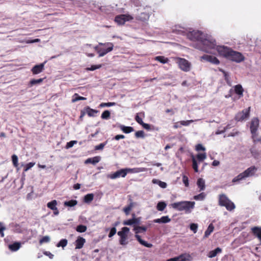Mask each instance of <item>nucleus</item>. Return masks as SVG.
<instances>
[{
	"label": "nucleus",
	"mask_w": 261,
	"mask_h": 261,
	"mask_svg": "<svg viewBox=\"0 0 261 261\" xmlns=\"http://www.w3.org/2000/svg\"><path fill=\"white\" fill-rule=\"evenodd\" d=\"M189 39L194 41L192 46L200 50L210 54L217 51L219 55L227 59L231 48L224 45H217L215 40L212 36L199 31H193L188 35Z\"/></svg>",
	"instance_id": "obj_1"
},
{
	"label": "nucleus",
	"mask_w": 261,
	"mask_h": 261,
	"mask_svg": "<svg viewBox=\"0 0 261 261\" xmlns=\"http://www.w3.org/2000/svg\"><path fill=\"white\" fill-rule=\"evenodd\" d=\"M195 202L190 201H181L171 204L173 208L178 211H185L186 213H190L195 207Z\"/></svg>",
	"instance_id": "obj_2"
},
{
	"label": "nucleus",
	"mask_w": 261,
	"mask_h": 261,
	"mask_svg": "<svg viewBox=\"0 0 261 261\" xmlns=\"http://www.w3.org/2000/svg\"><path fill=\"white\" fill-rule=\"evenodd\" d=\"M113 47L114 45L111 42H99L98 45L95 46L94 48L98 54V57H102L111 51L113 49Z\"/></svg>",
	"instance_id": "obj_3"
},
{
	"label": "nucleus",
	"mask_w": 261,
	"mask_h": 261,
	"mask_svg": "<svg viewBox=\"0 0 261 261\" xmlns=\"http://www.w3.org/2000/svg\"><path fill=\"white\" fill-rule=\"evenodd\" d=\"M257 168L255 166H251L250 167L247 169L243 172L239 174L238 176L235 177L232 179L233 182H236L237 181H239L242 179H245L246 177L253 176L255 172L257 171Z\"/></svg>",
	"instance_id": "obj_4"
},
{
	"label": "nucleus",
	"mask_w": 261,
	"mask_h": 261,
	"mask_svg": "<svg viewBox=\"0 0 261 261\" xmlns=\"http://www.w3.org/2000/svg\"><path fill=\"white\" fill-rule=\"evenodd\" d=\"M219 203L220 205L225 206L228 211H232L235 208L234 204L225 194L219 195Z\"/></svg>",
	"instance_id": "obj_5"
},
{
	"label": "nucleus",
	"mask_w": 261,
	"mask_h": 261,
	"mask_svg": "<svg viewBox=\"0 0 261 261\" xmlns=\"http://www.w3.org/2000/svg\"><path fill=\"white\" fill-rule=\"evenodd\" d=\"M206 158V153H198L195 157L194 155H191L192 161V167L195 172H198V164L203 161Z\"/></svg>",
	"instance_id": "obj_6"
},
{
	"label": "nucleus",
	"mask_w": 261,
	"mask_h": 261,
	"mask_svg": "<svg viewBox=\"0 0 261 261\" xmlns=\"http://www.w3.org/2000/svg\"><path fill=\"white\" fill-rule=\"evenodd\" d=\"M129 231V228L127 227H123L121 230L117 232V234L120 237L119 243L121 245H126L128 244L127 236Z\"/></svg>",
	"instance_id": "obj_7"
},
{
	"label": "nucleus",
	"mask_w": 261,
	"mask_h": 261,
	"mask_svg": "<svg viewBox=\"0 0 261 261\" xmlns=\"http://www.w3.org/2000/svg\"><path fill=\"white\" fill-rule=\"evenodd\" d=\"M227 59L236 63H240L244 61L245 57L241 53L231 49Z\"/></svg>",
	"instance_id": "obj_8"
},
{
	"label": "nucleus",
	"mask_w": 261,
	"mask_h": 261,
	"mask_svg": "<svg viewBox=\"0 0 261 261\" xmlns=\"http://www.w3.org/2000/svg\"><path fill=\"white\" fill-rule=\"evenodd\" d=\"M176 63L179 68L185 72H188L191 69V63L186 59L178 58L177 59Z\"/></svg>",
	"instance_id": "obj_9"
},
{
	"label": "nucleus",
	"mask_w": 261,
	"mask_h": 261,
	"mask_svg": "<svg viewBox=\"0 0 261 261\" xmlns=\"http://www.w3.org/2000/svg\"><path fill=\"white\" fill-rule=\"evenodd\" d=\"M133 17L128 14H121L117 15L115 18V21L119 25L124 24L127 21L132 20Z\"/></svg>",
	"instance_id": "obj_10"
},
{
	"label": "nucleus",
	"mask_w": 261,
	"mask_h": 261,
	"mask_svg": "<svg viewBox=\"0 0 261 261\" xmlns=\"http://www.w3.org/2000/svg\"><path fill=\"white\" fill-rule=\"evenodd\" d=\"M250 109V108L249 107L237 113L235 116V119L238 121H241L248 118L249 116Z\"/></svg>",
	"instance_id": "obj_11"
},
{
	"label": "nucleus",
	"mask_w": 261,
	"mask_h": 261,
	"mask_svg": "<svg viewBox=\"0 0 261 261\" xmlns=\"http://www.w3.org/2000/svg\"><path fill=\"white\" fill-rule=\"evenodd\" d=\"M259 125V120L257 118H254L252 119L250 124V131L252 135V138L254 139L256 136V132Z\"/></svg>",
	"instance_id": "obj_12"
},
{
	"label": "nucleus",
	"mask_w": 261,
	"mask_h": 261,
	"mask_svg": "<svg viewBox=\"0 0 261 261\" xmlns=\"http://www.w3.org/2000/svg\"><path fill=\"white\" fill-rule=\"evenodd\" d=\"M127 171L124 169H121L117 171L112 174H110L107 175L108 178H110L112 179H114L120 177H125L127 174Z\"/></svg>",
	"instance_id": "obj_13"
},
{
	"label": "nucleus",
	"mask_w": 261,
	"mask_h": 261,
	"mask_svg": "<svg viewBox=\"0 0 261 261\" xmlns=\"http://www.w3.org/2000/svg\"><path fill=\"white\" fill-rule=\"evenodd\" d=\"M201 59L215 65H218L220 63L219 60L216 57L208 55H204L201 56Z\"/></svg>",
	"instance_id": "obj_14"
},
{
	"label": "nucleus",
	"mask_w": 261,
	"mask_h": 261,
	"mask_svg": "<svg viewBox=\"0 0 261 261\" xmlns=\"http://www.w3.org/2000/svg\"><path fill=\"white\" fill-rule=\"evenodd\" d=\"M46 63V61H45L40 64L34 66L31 69V71L33 72V73L34 74H37L41 73L43 71L44 65Z\"/></svg>",
	"instance_id": "obj_15"
},
{
	"label": "nucleus",
	"mask_w": 261,
	"mask_h": 261,
	"mask_svg": "<svg viewBox=\"0 0 261 261\" xmlns=\"http://www.w3.org/2000/svg\"><path fill=\"white\" fill-rule=\"evenodd\" d=\"M125 170L127 171V174L128 173H136L139 172H145L147 171V169L146 168L143 167H139V168H125Z\"/></svg>",
	"instance_id": "obj_16"
},
{
	"label": "nucleus",
	"mask_w": 261,
	"mask_h": 261,
	"mask_svg": "<svg viewBox=\"0 0 261 261\" xmlns=\"http://www.w3.org/2000/svg\"><path fill=\"white\" fill-rule=\"evenodd\" d=\"M171 221V219L168 216L162 217L161 218L154 219V223H167Z\"/></svg>",
	"instance_id": "obj_17"
},
{
	"label": "nucleus",
	"mask_w": 261,
	"mask_h": 261,
	"mask_svg": "<svg viewBox=\"0 0 261 261\" xmlns=\"http://www.w3.org/2000/svg\"><path fill=\"white\" fill-rule=\"evenodd\" d=\"M86 240L84 238L81 237H79L75 241V249H79L82 248Z\"/></svg>",
	"instance_id": "obj_18"
},
{
	"label": "nucleus",
	"mask_w": 261,
	"mask_h": 261,
	"mask_svg": "<svg viewBox=\"0 0 261 261\" xmlns=\"http://www.w3.org/2000/svg\"><path fill=\"white\" fill-rule=\"evenodd\" d=\"M100 160V157L99 156H94L93 158H90L87 159L85 163V164H92L93 165H95L97 163H98Z\"/></svg>",
	"instance_id": "obj_19"
},
{
	"label": "nucleus",
	"mask_w": 261,
	"mask_h": 261,
	"mask_svg": "<svg viewBox=\"0 0 261 261\" xmlns=\"http://www.w3.org/2000/svg\"><path fill=\"white\" fill-rule=\"evenodd\" d=\"M21 247V243L18 242H15L8 245L9 249L12 251H17Z\"/></svg>",
	"instance_id": "obj_20"
},
{
	"label": "nucleus",
	"mask_w": 261,
	"mask_h": 261,
	"mask_svg": "<svg viewBox=\"0 0 261 261\" xmlns=\"http://www.w3.org/2000/svg\"><path fill=\"white\" fill-rule=\"evenodd\" d=\"M149 18V14L147 13L143 12L141 13L140 15L137 16L136 18L137 20L145 21H147Z\"/></svg>",
	"instance_id": "obj_21"
},
{
	"label": "nucleus",
	"mask_w": 261,
	"mask_h": 261,
	"mask_svg": "<svg viewBox=\"0 0 261 261\" xmlns=\"http://www.w3.org/2000/svg\"><path fill=\"white\" fill-rule=\"evenodd\" d=\"M135 238L137 239V240H138V241L142 245L146 247H148V248H150L152 246V245L151 244H150V243H148L147 242H146L145 241H144L141 238V237L137 234V233H136L135 234Z\"/></svg>",
	"instance_id": "obj_22"
},
{
	"label": "nucleus",
	"mask_w": 261,
	"mask_h": 261,
	"mask_svg": "<svg viewBox=\"0 0 261 261\" xmlns=\"http://www.w3.org/2000/svg\"><path fill=\"white\" fill-rule=\"evenodd\" d=\"M221 252L222 249L219 247H217L215 250L210 251L207 256L210 258H213L215 257L218 253H220Z\"/></svg>",
	"instance_id": "obj_23"
},
{
	"label": "nucleus",
	"mask_w": 261,
	"mask_h": 261,
	"mask_svg": "<svg viewBox=\"0 0 261 261\" xmlns=\"http://www.w3.org/2000/svg\"><path fill=\"white\" fill-rule=\"evenodd\" d=\"M253 234L257 237L261 242V228L254 227L252 228Z\"/></svg>",
	"instance_id": "obj_24"
},
{
	"label": "nucleus",
	"mask_w": 261,
	"mask_h": 261,
	"mask_svg": "<svg viewBox=\"0 0 261 261\" xmlns=\"http://www.w3.org/2000/svg\"><path fill=\"white\" fill-rule=\"evenodd\" d=\"M85 111L90 117L94 116L95 114L98 113V111L91 109L89 107H86L85 108Z\"/></svg>",
	"instance_id": "obj_25"
},
{
	"label": "nucleus",
	"mask_w": 261,
	"mask_h": 261,
	"mask_svg": "<svg viewBox=\"0 0 261 261\" xmlns=\"http://www.w3.org/2000/svg\"><path fill=\"white\" fill-rule=\"evenodd\" d=\"M214 225L211 223L210 224L207 229L205 230L204 232V235L203 236V238L205 239L208 237V236L211 234V233L214 231Z\"/></svg>",
	"instance_id": "obj_26"
},
{
	"label": "nucleus",
	"mask_w": 261,
	"mask_h": 261,
	"mask_svg": "<svg viewBox=\"0 0 261 261\" xmlns=\"http://www.w3.org/2000/svg\"><path fill=\"white\" fill-rule=\"evenodd\" d=\"M120 129L124 133L128 134L134 131V128L131 126H126L123 125L119 126Z\"/></svg>",
	"instance_id": "obj_27"
},
{
	"label": "nucleus",
	"mask_w": 261,
	"mask_h": 261,
	"mask_svg": "<svg viewBox=\"0 0 261 261\" xmlns=\"http://www.w3.org/2000/svg\"><path fill=\"white\" fill-rule=\"evenodd\" d=\"M186 29L180 26H175V28L173 29V32L177 34H184L186 33Z\"/></svg>",
	"instance_id": "obj_28"
},
{
	"label": "nucleus",
	"mask_w": 261,
	"mask_h": 261,
	"mask_svg": "<svg viewBox=\"0 0 261 261\" xmlns=\"http://www.w3.org/2000/svg\"><path fill=\"white\" fill-rule=\"evenodd\" d=\"M179 256L181 261H192L193 260V257L189 254H182Z\"/></svg>",
	"instance_id": "obj_29"
},
{
	"label": "nucleus",
	"mask_w": 261,
	"mask_h": 261,
	"mask_svg": "<svg viewBox=\"0 0 261 261\" xmlns=\"http://www.w3.org/2000/svg\"><path fill=\"white\" fill-rule=\"evenodd\" d=\"M197 185L200 189V191H203L205 189V180L203 178H200L198 179Z\"/></svg>",
	"instance_id": "obj_30"
},
{
	"label": "nucleus",
	"mask_w": 261,
	"mask_h": 261,
	"mask_svg": "<svg viewBox=\"0 0 261 261\" xmlns=\"http://www.w3.org/2000/svg\"><path fill=\"white\" fill-rule=\"evenodd\" d=\"M152 182L154 184L158 185L162 188H166L167 184L157 179H153Z\"/></svg>",
	"instance_id": "obj_31"
},
{
	"label": "nucleus",
	"mask_w": 261,
	"mask_h": 261,
	"mask_svg": "<svg viewBox=\"0 0 261 261\" xmlns=\"http://www.w3.org/2000/svg\"><path fill=\"white\" fill-rule=\"evenodd\" d=\"M234 91L238 95L243 96L244 90L241 85L239 84L234 86Z\"/></svg>",
	"instance_id": "obj_32"
},
{
	"label": "nucleus",
	"mask_w": 261,
	"mask_h": 261,
	"mask_svg": "<svg viewBox=\"0 0 261 261\" xmlns=\"http://www.w3.org/2000/svg\"><path fill=\"white\" fill-rule=\"evenodd\" d=\"M154 60L163 64L167 63L169 61L168 59L164 56H156L154 58Z\"/></svg>",
	"instance_id": "obj_33"
},
{
	"label": "nucleus",
	"mask_w": 261,
	"mask_h": 261,
	"mask_svg": "<svg viewBox=\"0 0 261 261\" xmlns=\"http://www.w3.org/2000/svg\"><path fill=\"white\" fill-rule=\"evenodd\" d=\"M94 198L93 194H88L84 196V201L85 203H90L91 202Z\"/></svg>",
	"instance_id": "obj_34"
},
{
	"label": "nucleus",
	"mask_w": 261,
	"mask_h": 261,
	"mask_svg": "<svg viewBox=\"0 0 261 261\" xmlns=\"http://www.w3.org/2000/svg\"><path fill=\"white\" fill-rule=\"evenodd\" d=\"M167 204L164 201H160L156 205V208L159 211H163L166 207Z\"/></svg>",
	"instance_id": "obj_35"
},
{
	"label": "nucleus",
	"mask_w": 261,
	"mask_h": 261,
	"mask_svg": "<svg viewBox=\"0 0 261 261\" xmlns=\"http://www.w3.org/2000/svg\"><path fill=\"white\" fill-rule=\"evenodd\" d=\"M57 201L56 200H52L50 202H49L47 204V206L51 210H56V207H57Z\"/></svg>",
	"instance_id": "obj_36"
},
{
	"label": "nucleus",
	"mask_w": 261,
	"mask_h": 261,
	"mask_svg": "<svg viewBox=\"0 0 261 261\" xmlns=\"http://www.w3.org/2000/svg\"><path fill=\"white\" fill-rule=\"evenodd\" d=\"M77 203V202L75 200H71L69 201H65L64 203V205L68 207H72L76 205Z\"/></svg>",
	"instance_id": "obj_37"
},
{
	"label": "nucleus",
	"mask_w": 261,
	"mask_h": 261,
	"mask_svg": "<svg viewBox=\"0 0 261 261\" xmlns=\"http://www.w3.org/2000/svg\"><path fill=\"white\" fill-rule=\"evenodd\" d=\"M67 243V240L66 239H63L61 240L56 246L57 247H62L63 248H64L65 246H66Z\"/></svg>",
	"instance_id": "obj_38"
},
{
	"label": "nucleus",
	"mask_w": 261,
	"mask_h": 261,
	"mask_svg": "<svg viewBox=\"0 0 261 261\" xmlns=\"http://www.w3.org/2000/svg\"><path fill=\"white\" fill-rule=\"evenodd\" d=\"M134 229L136 233H138L142 232H145L147 230V227L145 226H137L135 227Z\"/></svg>",
	"instance_id": "obj_39"
},
{
	"label": "nucleus",
	"mask_w": 261,
	"mask_h": 261,
	"mask_svg": "<svg viewBox=\"0 0 261 261\" xmlns=\"http://www.w3.org/2000/svg\"><path fill=\"white\" fill-rule=\"evenodd\" d=\"M86 97L79 96L77 94L75 93L73 96V98L72 99V101L73 102H76L79 100H86Z\"/></svg>",
	"instance_id": "obj_40"
},
{
	"label": "nucleus",
	"mask_w": 261,
	"mask_h": 261,
	"mask_svg": "<svg viewBox=\"0 0 261 261\" xmlns=\"http://www.w3.org/2000/svg\"><path fill=\"white\" fill-rule=\"evenodd\" d=\"M250 152L252 154V155L255 158V159H258L259 157V153L255 148H252L250 149Z\"/></svg>",
	"instance_id": "obj_41"
},
{
	"label": "nucleus",
	"mask_w": 261,
	"mask_h": 261,
	"mask_svg": "<svg viewBox=\"0 0 261 261\" xmlns=\"http://www.w3.org/2000/svg\"><path fill=\"white\" fill-rule=\"evenodd\" d=\"M205 196L206 194L202 192L197 195L194 196L193 198L196 200H203L205 198Z\"/></svg>",
	"instance_id": "obj_42"
},
{
	"label": "nucleus",
	"mask_w": 261,
	"mask_h": 261,
	"mask_svg": "<svg viewBox=\"0 0 261 261\" xmlns=\"http://www.w3.org/2000/svg\"><path fill=\"white\" fill-rule=\"evenodd\" d=\"M110 117V112L108 110H105L101 114V118L102 119L107 120Z\"/></svg>",
	"instance_id": "obj_43"
},
{
	"label": "nucleus",
	"mask_w": 261,
	"mask_h": 261,
	"mask_svg": "<svg viewBox=\"0 0 261 261\" xmlns=\"http://www.w3.org/2000/svg\"><path fill=\"white\" fill-rule=\"evenodd\" d=\"M86 230L87 227L84 225H79L76 228V230L79 232H84Z\"/></svg>",
	"instance_id": "obj_44"
},
{
	"label": "nucleus",
	"mask_w": 261,
	"mask_h": 261,
	"mask_svg": "<svg viewBox=\"0 0 261 261\" xmlns=\"http://www.w3.org/2000/svg\"><path fill=\"white\" fill-rule=\"evenodd\" d=\"M43 81V79H33L30 82V85L32 86L35 85L39 84Z\"/></svg>",
	"instance_id": "obj_45"
},
{
	"label": "nucleus",
	"mask_w": 261,
	"mask_h": 261,
	"mask_svg": "<svg viewBox=\"0 0 261 261\" xmlns=\"http://www.w3.org/2000/svg\"><path fill=\"white\" fill-rule=\"evenodd\" d=\"M102 67L101 64L91 65L90 67H87L86 69L87 71H94L96 69H99Z\"/></svg>",
	"instance_id": "obj_46"
},
{
	"label": "nucleus",
	"mask_w": 261,
	"mask_h": 261,
	"mask_svg": "<svg viewBox=\"0 0 261 261\" xmlns=\"http://www.w3.org/2000/svg\"><path fill=\"white\" fill-rule=\"evenodd\" d=\"M133 206V203H130L128 205H127V206L123 208V211L124 212V213H125V214L126 215L129 214V212L132 210Z\"/></svg>",
	"instance_id": "obj_47"
},
{
	"label": "nucleus",
	"mask_w": 261,
	"mask_h": 261,
	"mask_svg": "<svg viewBox=\"0 0 261 261\" xmlns=\"http://www.w3.org/2000/svg\"><path fill=\"white\" fill-rule=\"evenodd\" d=\"M12 161L13 164L15 167H17L18 166V157L16 155L13 154L12 156Z\"/></svg>",
	"instance_id": "obj_48"
},
{
	"label": "nucleus",
	"mask_w": 261,
	"mask_h": 261,
	"mask_svg": "<svg viewBox=\"0 0 261 261\" xmlns=\"http://www.w3.org/2000/svg\"><path fill=\"white\" fill-rule=\"evenodd\" d=\"M108 141H106V142L100 143L98 145H96L95 146V150H102L104 148V147L107 144Z\"/></svg>",
	"instance_id": "obj_49"
},
{
	"label": "nucleus",
	"mask_w": 261,
	"mask_h": 261,
	"mask_svg": "<svg viewBox=\"0 0 261 261\" xmlns=\"http://www.w3.org/2000/svg\"><path fill=\"white\" fill-rule=\"evenodd\" d=\"M116 105L115 102H102L99 105V107L103 108L105 107H112Z\"/></svg>",
	"instance_id": "obj_50"
},
{
	"label": "nucleus",
	"mask_w": 261,
	"mask_h": 261,
	"mask_svg": "<svg viewBox=\"0 0 261 261\" xmlns=\"http://www.w3.org/2000/svg\"><path fill=\"white\" fill-rule=\"evenodd\" d=\"M135 136L136 138H143L145 137L144 135V132L143 130H139L138 132H136L135 133Z\"/></svg>",
	"instance_id": "obj_51"
},
{
	"label": "nucleus",
	"mask_w": 261,
	"mask_h": 261,
	"mask_svg": "<svg viewBox=\"0 0 261 261\" xmlns=\"http://www.w3.org/2000/svg\"><path fill=\"white\" fill-rule=\"evenodd\" d=\"M77 142V141L75 140H73L67 142L66 145V148L69 149L71 148L74 144H76Z\"/></svg>",
	"instance_id": "obj_52"
},
{
	"label": "nucleus",
	"mask_w": 261,
	"mask_h": 261,
	"mask_svg": "<svg viewBox=\"0 0 261 261\" xmlns=\"http://www.w3.org/2000/svg\"><path fill=\"white\" fill-rule=\"evenodd\" d=\"M193 121H194L193 120H186V121L183 120V121H180L178 122V123H179L180 125H182L184 126H188Z\"/></svg>",
	"instance_id": "obj_53"
},
{
	"label": "nucleus",
	"mask_w": 261,
	"mask_h": 261,
	"mask_svg": "<svg viewBox=\"0 0 261 261\" xmlns=\"http://www.w3.org/2000/svg\"><path fill=\"white\" fill-rule=\"evenodd\" d=\"M190 229L193 231L194 233H196L197 231L198 225L195 223H192L190 224Z\"/></svg>",
	"instance_id": "obj_54"
},
{
	"label": "nucleus",
	"mask_w": 261,
	"mask_h": 261,
	"mask_svg": "<svg viewBox=\"0 0 261 261\" xmlns=\"http://www.w3.org/2000/svg\"><path fill=\"white\" fill-rule=\"evenodd\" d=\"M50 241V238L49 236H44L39 241L40 244H42L44 243H48Z\"/></svg>",
	"instance_id": "obj_55"
},
{
	"label": "nucleus",
	"mask_w": 261,
	"mask_h": 261,
	"mask_svg": "<svg viewBox=\"0 0 261 261\" xmlns=\"http://www.w3.org/2000/svg\"><path fill=\"white\" fill-rule=\"evenodd\" d=\"M35 164V163H33V162H30V163L27 164L25 165V168L24 169V171L26 172L28 170H29V169H30L32 167H33L34 166Z\"/></svg>",
	"instance_id": "obj_56"
},
{
	"label": "nucleus",
	"mask_w": 261,
	"mask_h": 261,
	"mask_svg": "<svg viewBox=\"0 0 261 261\" xmlns=\"http://www.w3.org/2000/svg\"><path fill=\"white\" fill-rule=\"evenodd\" d=\"M123 224L124 225H132L134 224V222H133V218L124 221L123 222Z\"/></svg>",
	"instance_id": "obj_57"
},
{
	"label": "nucleus",
	"mask_w": 261,
	"mask_h": 261,
	"mask_svg": "<svg viewBox=\"0 0 261 261\" xmlns=\"http://www.w3.org/2000/svg\"><path fill=\"white\" fill-rule=\"evenodd\" d=\"M117 230L115 227H112L110 229V233L108 235L109 238L112 237L114 235H115L116 233Z\"/></svg>",
	"instance_id": "obj_58"
},
{
	"label": "nucleus",
	"mask_w": 261,
	"mask_h": 261,
	"mask_svg": "<svg viewBox=\"0 0 261 261\" xmlns=\"http://www.w3.org/2000/svg\"><path fill=\"white\" fill-rule=\"evenodd\" d=\"M182 181L186 187L189 186V179L188 177L186 175L182 176Z\"/></svg>",
	"instance_id": "obj_59"
},
{
	"label": "nucleus",
	"mask_w": 261,
	"mask_h": 261,
	"mask_svg": "<svg viewBox=\"0 0 261 261\" xmlns=\"http://www.w3.org/2000/svg\"><path fill=\"white\" fill-rule=\"evenodd\" d=\"M131 2L135 7H140L141 6L140 0H131Z\"/></svg>",
	"instance_id": "obj_60"
},
{
	"label": "nucleus",
	"mask_w": 261,
	"mask_h": 261,
	"mask_svg": "<svg viewBox=\"0 0 261 261\" xmlns=\"http://www.w3.org/2000/svg\"><path fill=\"white\" fill-rule=\"evenodd\" d=\"M196 149L197 151H205V148L204 146H203L202 145H201V144H198L196 146Z\"/></svg>",
	"instance_id": "obj_61"
},
{
	"label": "nucleus",
	"mask_w": 261,
	"mask_h": 261,
	"mask_svg": "<svg viewBox=\"0 0 261 261\" xmlns=\"http://www.w3.org/2000/svg\"><path fill=\"white\" fill-rule=\"evenodd\" d=\"M135 120L140 125H142L144 122L142 119L138 116V114L135 117Z\"/></svg>",
	"instance_id": "obj_62"
},
{
	"label": "nucleus",
	"mask_w": 261,
	"mask_h": 261,
	"mask_svg": "<svg viewBox=\"0 0 261 261\" xmlns=\"http://www.w3.org/2000/svg\"><path fill=\"white\" fill-rule=\"evenodd\" d=\"M125 138V136L123 135H117L115 136L114 139L116 140H119L120 139H122Z\"/></svg>",
	"instance_id": "obj_63"
},
{
	"label": "nucleus",
	"mask_w": 261,
	"mask_h": 261,
	"mask_svg": "<svg viewBox=\"0 0 261 261\" xmlns=\"http://www.w3.org/2000/svg\"><path fill=\"white\" fill-rule=\"evenodd\" d=\"M168 261H181L180 259V256H177L175 257L170 258L168 260Z\"/></svg>",
	"instance_id": "obj_64"
}]
</instances>
